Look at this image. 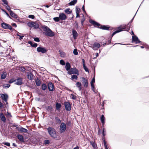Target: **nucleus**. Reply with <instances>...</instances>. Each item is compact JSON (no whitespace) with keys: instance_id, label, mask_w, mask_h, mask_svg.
<instances>
[{"instance_id":"obj_1","label":"nucleus","mask_w":149,"mask_h":149,"mask_svg":"<svg viewBox=\"0 0 149 149\" xmlns=\"http://www.w3.org/2000/svg\"><path fill=\"white\" fill-rule=\"evenodd\" d=\"M47 130L48 134L52 138L55 140L58 139L57 132L54 128L49 126Z\"/></svg>"},{"instance_id":"obj_2","label":"nucleus","mask_w":149,"mask_h":149,"mask_svg":"<svg viewBox=\"0 0 149 149\" xmlns=\"http://www.w3.org/2000/svg\"><path fill=\"white\" fill-rule=\"evenodd\" d=\"M41 28L45 32L44 33V34L46 36L52 37L54 36V32L47 26L46 25H43L42 26Z\"/></svg>"},{"instance_id":"obj_3","label":"nucleus","mask_w":149,"mask_h":149,"mask_svg":"<svg viewBox=\"0 0 149 149\" xmlns=\"http://www.w3.org/2000/svg\"><path fill=\"white\" fill-rule=\"evenodd\" d=\"M27 26L30 27H33L34 29H41L39 28V26L38 22L36 21H31L27 23Z\"/></svg>"},{"instance_id":"obj_4","label":"nucleus","mask_w":149,"mask_h":149,"mask_svg":"<svg viewBox=\"0 0 149 149\" xmlns=\"http://www.w3.org/2000/svg\"><path fill=\"white\" fill-rule=\"evenodd\" d=\"M67 73L69 75H71L72 74H75L77 75H79V71L76 68H71L69 71H68Z\"/></svg>"},{"instance_id":"obj_5","label":"nucleus","mask_w":149,"mask_h":149,"mask_svg":"<svg viewBox=\"0 0 149 149\" xmlns=\"http://www.w3.org/2000/svg\"><path fill=\"white\" fill-rule=\"evenodd\" d=\"M66 125L64 122H62L59 126L60 133L61 134L64 132L66 129Z\"/></svg>"},{"instance_id":"obj_6","label":"nucleus","mask_w":149,"mask_h":149,"mask_svg":"<svg viewBox=\"0 0 149 149\" xmlns=\"http://www.w3.org/2000/svg\"><path fill=\"white\" fill-rule=\"evenodd\" d=\"M64 105L65 110L68 111H70L71 109V104L68 102H65Z\"/></svg>"},{"instance_id":"obj_7","label":"nucleus","mask_w":149,"mask_h":149,"mask_svg":"<svg viewBox=\"0 0 149 149\" xmlns=\"http://www.w3.org/2000/svg\"><path fill=\"white\" fill-rule=\"evenodd\" d=\"M47 49L45 47L40 46L37 48V51L38 52H41L42 54H44L47 52Z\"/></svg>"},{"instance_id":"obj_8","label":"nucleus","mask_w":149,"mask_h":149,"mask_svg":"<svg viewBox=\"0 0 149 149\" xmlns=\"http://www.w3.org/2000/svg\"><path fill=\"white\" fill-rule=\"evenodd\" d=\"M97 28L102 30H111L113 28H111V27L108 25H101V26L97 27Z\"/></svg>"},{"instance_id":"obj_9","label":"nucleus","mask_w":149,"mask_h":149,"mask_svg":"<svg viewBox=\"0 0 149 149\" xmlns=\"http://www.w3.org/2000/svg\"><path fill=\"white\" fill-rule=\"evenodd\" d=\"M122 26V25H120L117 28L116 30L112 33L111 36H110V38H111V39H112L113 36L116 34L123 31V29H122L121 28V26Z\"/></svg>"},{"instance_id":"obj_10","label":"nucleus","mask_w":149,"mask_h":149,"mask_svg":"<svg viewBox=\"0 0 149 149\" xmlns=\"http://www.w3.org/2000/svg\"><path fill=\"white\" fill-rule=\"evenodd\" d=\"M47 87L50 91H53L55 90L54 84L51 82H49L47 84Z\"/></svg>"},{"instance_id":"obj_11","label":"nucleus","mask_w":149,"mask_h":149,"mask_svg":"<svg viewBox=\"0 0 149 149\" xmlns=\"http://www.w3.org/2000/svg\"><path fill=\"white\" fill-rule=\"evenodd\" d=\"M101 45L98 42H95L93 45L90 47L93 50H97L98 49L100 48Z\"/></svg>"},{"instance_id":"obj_12","label":"nucleus","mask_w":149,"mask_h":149,"mask_svg":"<svg viewBox=\"0 0 149 149\" xmlns=\"http://www.w3.org/2000/svg\"><path fill=\"white\" fill-rule=\"evenodd\" d=\"M132 43L135 42L136 44H137L139 43H142V42L139 39L137 36L135 35L132 36Z\"/></svg>"},{"instance_id":"obj_13","label":"nucleus","mask_w":149,"mask_h":149,"mask_svg":"<svg viewBox=\"0 0 149 149\" xmlns=\"http://www.w3.org/2000/svg\"><path fill=\"white\" fill-rule=\"evenodd\" d=\"M1 99L4 102H6L7 101L8 99V95L6 93H1L0 94Z\"/></svg>"},{"instance_id":"obj_14","label":"nucleus","mask_w":149,"mask_h":149,"mask_svg":"<svg viewBox=\"0 0 149 149\" xmlns=\"http://www.w3.org/2000/svg\"><path fill=\"white\" fill-rule=\"evenodd\" d=\"M81 78L84 86L86 88H87L88 86V80L86 79L84 77H82Z\"/></svg>"},{"instance_id":"obj_15","label":"nucleus","mask_w":149,"mask_h":149,"mask_svg":"<svg viewBox=\"0 0 149 149\" xmlns=\"http://www.w3.org/2000/svg\"><path fill=\"white\" fill-rule=\"evenodd\" d=\"M10 26L9 24L4 22H3L1 24V27L4 29H9Z\"/></svg>"},{"instance_id":"obj_16","label":"nucleus","mask_w":149,"mask_h":149,"mask_svg":"<svg viewBox=\"0 0 149 149\" xmlns=\"http://www.w3.org/2000/svg\"><path fill=\"white\" fill-rule=\"evenodd\" d=\"M17 82L15 83V84L18 86H20L22 85L23 83L22 78L20 77H18L16 79Z\"/></svg>"},{"instance_id":"obj_17","label":"nucleus","mask_w":149,"mask_h":149,"mask_svg":"<svg viewBox=\"0 0 149 149\" xmlns=\"http://www.w3.org/2000/svg\"><path fill=\"white\" fill-rule=\"evenodd\" d=\"M17 137L20 142L22 143H25L24 138L22 135L18 134H17Z\"/></svg>"},{"instance_id":"obj_18","label":"nucleus","mask_w":149,"mask_h":149,"mask_svg":"<svg viewBox=\"0 0 149 149\" xmlns=\"http://www.w3.org/2000/svg\"><path fill=\"white\" fill-rule=\"evenodd\" d=\"M60 20H64L66 19L67 16L63 13H61L59 15Z\"/></svg>"},{"instance_id":"obj_19","label":"nucleus","mask_w":149,"mask_h":149,"mask_svg":"<svg viewBox=\"0 0 149 149\" xmlns=\"http://www.w3.org/2000/svg\"><path fill=\"white\" fill-rule=\"evenodd\" d=\"M72 35L74 39H77V37L78 36V33L77 31L74 29H72Z\"/></svg>"},{"instance_id":"obj_20","label":"nucleus","mask_w":149,"mask_h":149,"mask_svg":"<svg viewBox=\"0 0 149 149\" xmlns=\"http://www.w3.org/2000/svg\"><path fill=\"white\" fill-rule=\"evenodd\" d=\"M95 68H94L93 77L90 82L91 85H94V83L95 82Z\"/></svg>"},{"instance_id":"obj_21","label":"nucleus","mask_w":149,"mask_h":149,"mask_svg":"<svg viewBox=\"0 0 149 149\" xmlns=\"http://www.w3.org/2000/svg\"><path fill=\"white\" fill-rule=\"evenodd\" d=\"M122 26H121V28L123 29V31H129L130 28V25L129 27H127L126 24L121 25Z\"/></svg>"},{"instance_id":"obj_22","label":"nucleus","mask_w":149,"mask_h":149,"mask_svg":"<svg viewBox=\"0 0 149 149\" xmlns=\"http://www.w3.org/2000/svg\"><path fill=\"white\" fill-rule=\"evenodd\" d=\"M82 61L84 69L86 72H89V71L88 69L85 64V61L84 59V58H82Z\"/></svg>"},{"instance_id":"obj_23","label":"nucleus","mask_w":149,"mask_h":149,"mask_svg":"<svg viewBox=\"0 0 149 149\" xmlns=\"http://www.w3.org/2000/svg\"><path fill=\"white\" fill-rule=\"evenodd\" d=\"M61 106V105L60 103L57 102L56 103L55 107L56 109V110L60 111Z\"/></svg>"},{"instance_id":"obj_24","label":"nucleus","mask_w":149,"mask_h":149,"mask_svg":"<svg viewBox=\"0 0 149 149\" xmlns=\"http://www.w3.org/2000/svg\"><path fill=\"white\" fill-rule=\"evenodd\" d=\"M28 131V130L27 129L21 126L20 127H19V128L18 129V132L21 133H26Z\"/></svg>"},{"instance_id":"obj_25","label":"nucleus","mask_w":149,"mask_h":149,"mask_svg":"<svg viewBox=\"0 0 149 149\" xmlns=\"http://www.w3.org/2000/svg\"><path fill=\"white\" fill-rule=\"evenodd\" d=\"M0 118L1 120L4 123L6 122V119L3 113L1 112L0 114Z\"/></svg>"},{"instance_id":"obj_26","label":"nucleus","mask_w":149,"mask_h":149,"mask_svg":"<svg viewBox=\"0 0 149 149\" xmlns=\"http://www.w3.org/2000/svg\"><path fill=\"white\" fill-rule=\"evenodd\" d=\"M47 88V85L44 83L42 84L41 86V89L43 91H45L46 90Z\"/></svg>"},{"instance_id":"obj_27","label":"nucleus","mask_w":149,"mask_h":149,"mask_svg":"<svg viewBox=\"0 0 149 149\" xmlns=\"http://www.w3.org/2000/svg\"><path fill=\"white\" fill-rule=\"evenodd\" d=\"M70 67L71 65L68 62H67L65 66L66 70L68 72V71H69L70 69Z\"/></svg>"},{"instance_id":"obj_28","label":"nucleus","mask_w":149,"mask_h":149,"mask_svg":"<svg viewBox=\"0 0 149 149\" xmlns=\"http://www.w3.org/2000/svg\"><path fill=\"white\" fill-rule=\"evenodd\" d=\"M7 74L6 72H3L1 75V79H4L7 77Z\"/></svg>"},{"instance_id":"obj_29","label":"nucleus","mask_w":149,"mask_h":149,"mask_svg":"<svg viewBox=\"0 0 149 149\" xmlns=\"http://www.w3.org/2000/svg\"><path fill=\"white\" fill-rule=\"evenodd\" d=\"M33 74L31 72H28L27 75V77L28 79L30 80H32L33 79Z\"/></svg>"},{"instance_id":"obj_30","label":"nucleus","mask_w":149,"mask_h":149,"mask_svg":"<svg viewBox=\"0 0 149 149\" xmlns=\"http://www.w3.org/2000/svg\"><path fill=\"white\" fill-rule=\"evenodd\" d=\"M65 13L67 14H70L72 13V10H70V9L69 8H67L65 9L64 10Z\"/></svg>"},{"instance_id":"obj_31","label":"nucleus","mask_w":149,"mask_h":149,"mask_svg":"<svg viewBox=\"0 0 149 149\" xmlns=\"http://www.w3.org/2000/svg\"><path fill=\"white\" fill-rule=\"evenodd\" d=\"M141 44L143 45L144 46H142L141 47V48L143 49L144 48H145L146 49H149V45H148L146 43L142 42V43H141Z\"/></svg>"},{"instance_id":"obj_32","label":"nucleus","mask_w":149,"mask_h":149,"mask_svg":"<svg viewBox=\"0 0 149 149\" xmlns=\"http://www.w3.org/2000/svg\"><path fill=\"white\" fill-rule=\"evenodd\" d=\"M35 82L36 84V85L37 86H39L41 85V81L38 78H37L35 81Z\"/></svg>"},{"instance_id":"obj_33","label":"nucleus","mask_w":149,"mask_h":149,"mask_svg":"<svg viewBox=\"0 0 149 149\" xmlns=\"http://www.w3.org/2000/svg\"><path fill=\"white\" fill-rule=\"evenodd\" d=\"M78 75H76L74 74H73L71 76V77L70 79L71 80H73L74 82H76V81H75L74 80V79H75L76 80H77L78 79Z\"/></svg>"},{"instance_id":"obj_34","label":"nucleus","mask_w":149,"mask_h":149,"mask_svg":"<svg viewBox=\"0 0 149 149\" xmlns=\"http://www.w3.org/2000/svg\"><path fill=\"white\" fill-rule=\"evenodd\" d=\"M77 0H73L70 2L68 4L70 6H74L77 3Z\"/></svg>"},{"instance_id":"obj_35","label":"nucleus","mask_w":149,"mask_h":149,"mask_svg":"<svg viewBox=\"0 0 149 149\" xmlns=\"http://www.w3.org/2000/svg\"><path fill=\"white\" fill-rule=\"evenodd\" d=\"M102 140L103 141V144L105 149H108V147L106 144V142L105 141V138L103 137Z\"/></svg>"},{"instance_id":"obj_36","label":"nucleus","mask_w":149,"mask_h":149,"mask_svg":"<svg viewBox=\"0 0 149 149\" xmlns=\"http://www.w3.org/2000/svg\"><path fill=\"white\" fill-rule=\"evenodd\" d=\"M92 146L94 149H95L97 148V144L95 143L93 141H92L90 142Z\"/></svg>"},{"instance_id":"obj_37","label":"nucleus","mask_w":149,"mask_h":149,"mask_svg":"<svg viewBox=\"0 0 149 149\" xmlns=\"http://www.w3.org/2000/svg\"><path fill=\"white\" fill-rule=\"evenodd\" d=\"M75 24V27H76V29L77 30L79 28V26L78 22L77 21H75V23L73 24V26H74V24Z\"/></svg>"},{"instance_id":"obj_38","label":"nucleus","mask_w":149,"mask_h":149,"mask_svg":"<svg viewBox=\"0 0 149 149\" xmlns=\"http://www.w3.org/2000/svg\"><path fill=\"white\" fill-rule=\"evenodd\" d=\"M55 120L56 121V122L59 124H60L62 123L61 121L60 118L56 116L55 117Z\"/></svg>"},{"instance_id":"obj_39","label":"nucleus","mask_w":149,"mask_h":149,"mask_svg":"<svg viewBox=\"0 0 149 149\" xmlns=\"http://www.w3.org/2000/svg\"><path fill=\"white\" fill-rule=\"evenodd\" d=\"M50 143V141L49 140L45 139L44 141L43 144L44 145H48Z\"/></svg>"},{"instance_id":"obj_40","label":"nucleus","mask_w":149,"mask_h":149,"mask_svg":"<svg viewBox=\"0 0 149 149\" xmlns=\"http://www.w3.org/2000/svg\"><path fill=\"white\" fill-rule=\"evenodd\" d=\"M2 86L3 88H8L10 86V85L9 84H6L2 85Z\"/></svg>"},{"instance_id":"obj_41","label":"nucleus","mask_w":149,"mask_h":149,"mask_svg":"<svg viewBox=\"0 0 149 149\" xmlns=\"http://www.w3.org/2000/svg\"><path fill=\"white\" fill-rule=\"evenodd\" d=\"M76 13H80L81 11L79 7L78 6H76Z\"/></svg>"},{"instance_id":"obj_42","label":"nucleus","mask_w":149,"mask_h":149,"mask_svg":"<svg viewBox=\"0 0 149 149\" xmlns=\"http://www.w3.org/2000/svg\"><path fill=\"white\" fill-rule=\"evenodd\" d=\"M82 15H83V18L81 20V26H83L84 25V22L85 20V18L84 16V15L83 14H82Z\"/></svg>"},{"instance_id":"obj_43","label":"nucleus","mask_w":149,"mask_h":149,"mask_svg":"<svg viewBox=\"0 0 149 149\" xmlns=\"http://www.w3.org/2000/svg\"><path fill=\"white\" fill-rule=\"evenodd\" d=\"M16 81V79L12 78L11 79L8 81V83L9 84H12Z\"/></svg>"},{"instance_id":"obj_44","label":"nucleus","mask_w":149,"mask_h":149,"mask_svg":"<svg viewBox=\"0 0 149 149\" xmlns=\"http://www.w3.org/2000/svg\"><path fill=\"white\" fill-rule=\"evenodd\" d=\"M10 15L11 17L15 18L17 19L18 18L17 15L16 14L14 13L13 11V12L12 15Z\"/></svg>"},{"instance_id":"obj_45","label":"nucleus","mask_w":149,"mask_h":149,"mask_svg":"<svg viewBox=\"0 0 149 149\" xmlns=\"http://www.w3.org/2000/svg\"><path fill=\"white\" fill-rule=\"evenodd\" d=\"M1 10L6 14L8 17L10 19H12L11 17L8 13L5 10L3 9H1Z\"/></svg>"},{"instance_id":"obj_46","label":"nucleus","mask_w":149,"mask_h":149,"mask_svg":"<svg viewBox=\"0 0 149 149\" xmlns=\"http://www.w3.org/2000/svg\"><path fill=\"white\" fill-rule=\"evenodd\" d=\"M53 20L55 22H58L60 20L59 16L54 17Z\"/></svg>"},{"instance_id":"obj_47","label":"nucleus","mask_w":149,"mask_h":149,"mask_svg":"<svg viewBox=\"0 0 149 149\" xmlns=\"http://www.w3.org/2000/svg\"><path fill=\"white\" fill-rule=\"evenodd\" d=\"M59 51L60 52L61 56L62 57H65V53L63 52H60V51Z\"/></svg>"},{"instance_id":"obj_48","label":"nucleus","mask_w":149,"mask_h":149,"mask_svg":"<svg viewBox=\"0 0 149 149\" xmlns=\"http://www.w3.org/2000/svg\"><path fill=\"white\" fill-rule=\"evenodd\" d=\"M36 93H37L38 95H41L42 96H45V95H44L43 93H42L40 91L38 90H36Z\"/></svg>"},{"instance_id":"obj_49","label":"nucleus","mask_w":149,"mask_h":149,"mask_svg":"<svg viewBox=\"0 0 149 149\" xmlns=\"http://www.w3.org/2000/svg\"><path fill=\"white\" fill-rule=\"evenodd\" d=\"M75 85L77 87H80L82 86L81 84L79 82H77L76 83Z\"/></svg>"},{"instance_id":"obj_50","label":"nucleus","mask_w":149,"mask_h":149,"mask_svg":"<svg viewBox=\"0 0 149 149\" xmlns=\"http://www.w3.org/2000/svg\"><path fill=\"white\" fill-rule=\"evenodd\" d=\"M91 86L92 90L94 93H96L97 92H98V91H96L95 90V87L94 85H91Z\"/></svg>"},{"instance_id":"obj_51","label":"nucleus","mask_w":149,"mask_h":149,"mask_svg":"<svg viewBox=\"0 0 149 149\" xmlns=\"http://www.w3.org/2000/svg\"><path fill=\"white\" fill-rule=\"evenodd\" d=\"M73 53L75 55H77L78 54V52H77V48L74 49L73 51Z\"/></svg>"},{"instance_id":"obj_52","label":"nucleus","mask_w":149,"mask_h":149,"mask_svg":"<svg viewBox=\"0 0 149 149\" xmlns=\"http://www.w3.org/2000/svg\"><path fill=\"white\" fill-rule=\"evenodd\" d=\"M100 121H105V118L104 115L102 114L100 117Z\"/></svg>"},{"instance_id":"obj_53","label":"nucleus","mask_w":149,"mask_h":149,"mask_svg":"<svg viewBox=\"0 0 149 149\" xmlns=\"http://www.w3.org/2000/svg\"><path fill=\"white\" fill-rule=\"evenodd\" d=\"M2 144L8 147H10V143L8 142H3L2 143Z\"/></svg>"},{"instance_id":"obj_54","label":"nucleus","mask_w":149,"mask_h":149,"mask_svg":"<svg viewBox=\"0 0 149 149\" xmlns=\"http://www.w3.org/2000/svg\"><path fill=\"white\" fill-rule=\"evenodd\" d=\"M46 109L48 111L50 110L51 111H52L53 110L52 107L51 106H48Z\"/></svg>"},{"instance_id":"obj_55","label":"nucleus","mask_w":149,"mask_h":149,"mask_svg":"<svg viewBox=\"0 0 149 149\" xmlns=\"http://www.w3.org/2000/svg\"><path fill=\"white\" fill-rule=\"evenodd\" d=\"M84 3H85V1H84V4L82 6V7L81 8V9H82V10L83 11L84 13L85 14H86V11L85 9Z\"/></svg>"},{"instance_id":"obj_56","label":"nucleus","mask_w":149,"mask_h":149,"mask_svg":"<svg viewBox=\"0 0 149 149\" xmlns=\"http://www.w3.org/2000/svg\"><path fill=\"white\" fill-rule=\"evenodd\" d=\"M34 40L37 42H39L40 41V39L38 37H35L33 38Z\"/></svg>"},{"instance_id":"obj_57","label":"nucleus","mask_w":149,"mask_h":149,"mask_svg":"<svg viewBox=\"0 0 149 149\" xmlns=\"http://www.w3.org/2000/svg\"><path fill=\"white\" fill-rule=\"evenodd\" d=\"M71 97V98L74 100H75L76 98V96L74 95L73 94H70Z\"/></svg>"},{"instance_id":"obj_58","label":"nucleus","mask_w":149,"mask_h":149,"mask_svg":"<svg viewBox=\"0 0 149 149\" xmlns=\"http://www.w3.org/2000/svg\"><path fill=\"white\" fill-rule=\"evenodd\" d=\"M9 29L11 31H14L15 32H17V31L14 29L11 26H10Z\"/></svg>"},{"instance_id":"obj_59","label":"nucleus","mask_w":149,"mask_h":149,"mask_svg":"<svg viewBox=\"0 0 149 149\" xmlns=\"http://www.w3.org/2000/svg\"><path fill=\"white\" fill-rule=\"evenodd\" d=\"M60 63L62 65H65V63L64 61L63 60H61L60 61Z\"/></svg>"},{"instance_id":"obj_60","label":"nucleus","mask_w":149,"mask_h":149,"mask_svg":"<svg viewBox=\"0 0 149 149\" xmlns=\"http://www.w3.org/2000/svg\"><path fill=\"white\" fill-rule=\"evenodd\" d=\"M96 22V21L92 19H90L89 20V22L92 24L93 25H94Z\"/></svg>"},{"instance_id":"obj_61","label":"nucleus","mask_w":149,"mask_h":149,"mask_svg":"<svg viewBox=\"0 0 149 149\" xmlns=\"http://www.w3.org/2000/svg\"><path fill=\"white\" fill-rule=\"evenodd\" d=\"M26 86L27 87H28L29 88H31L32 89H34L35 88V86H34L32 85V86H30L29 85H28L27 84H26Z\"/></svg>"},{"instance_id":"obj_62","label":"nucleus","mask_w":149,"mask_h":149,"mask_svg":"<svg viewBox=\"0 0 149 149\" xmlns=\"http://www.w3.org/2000/svg\"><path fill=\"white\" fill-rule=\"evenodd\" d=\"M28 17L29 18L33 19L35 18V17L34 15H29Z\"/></svg>"},{"instance_id":"obj_63","label":"nucleus","mask_w":149,"mask_h":149,"mask_svg":"<svg viewBox=\"0 0 149 149\" xmlns=\"http://www.w3.org/2000/svg\"><path fill=\"white\" fill-rule=\"evenodd\" d=\"M108 40L107 41H106V42H107V44L108 45L110 44H111V38H110V39H109V38H108Z\"/></svg>"},{"instance_id":"obj_64","label":"nucleus","mask_w":149,"mask_h":149,"mask_svg":"<svg viewBox=\"0 0 149 149\" xmlns=\"http://www.w3.org/2000/svg\"><path fill=\"white\" fill-rule=\"evenodd\" d=\"M39 141L40 140L38 139H35V140H34V143L37 144L39 143Z\"/></svg>"}]
</instances>
